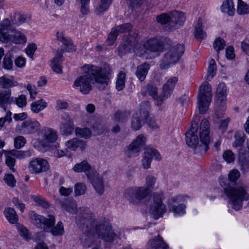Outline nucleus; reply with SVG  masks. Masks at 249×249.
<instances>
[{"label":"nucleus","instance_id":"obj_1","mask_svg":"<svg viewBox=\"0 0 249 249\" xmlns=\"http://www.w3.org/2000/svg\"><path fill=\"white\" fill-rule=\"evenodd\" d=\"M92 217L93 213L91 211L86 208L83 209L81 215L76 218L78 224H86L85 228H83V233L80 237L82 243L89 246V243L97 237L108 242L113 241L115 238H121V234L115 233L109 223H97L92 219Z\"/></svg>","mask_w":249,"mask_h":249},{"label":"nucleus","instance_id":"obj_2","mask_svg":"<svg viewBox=\"0 0 249 249\" xmlns=\"http://www.w3.org/2000/svg\"><path fill=\"white\" fill-rule=\"evenodd\" d=\"M82 70L83 73L74 80L73 86L84 94H88L91 90L93 78L98 88L104 89L107 85L112 73L111 67L107 64L102 68L86 65Z\"/></svg>","mask_w":249,"mask_h":249},{"label":"nucleus","instance_id":"obj_3","mask_svg":"<svg viewBox=\"0 0 249 249\" xmlns=\"http://www.w3.org/2000/svg\"><path fill=\"white\" fill-rule=\"evenodd\" d=\"M187 144L193 148L201 147L200 150H208V144L211 142L210 126L208 121L202 120L198 128L197 123L193 121L189 130L185 134Z\"/></svg>","mask_w":249,"mask_h":249},{"label":"nucleus","instance_id":"obj_4","mask_svg":"<svg viewBox=\"0 0 249 249\" xmlns=\"http://www.w3.org/2000/svg\"><path fill=\"white\" fill-rule=\"evenodd\" d=\"M225 193L230 199L232 209L239 211L243 206V201L249 199L247 188L242 185L228 187L224 188Z\"/></svg>","mask_w":249,"mask_h":249},{"label":"nucleus","instance_id":"obj_5","mask_svg":"<svg viewBox=\"0 0 249 249\" xmlns=\"http://www.w3.org/2000/svg\"><path fill=\"white\" fill-rule=\"evenodd\" d=\"M212 96L210 85L207 82H204L199 87L197 95V104L200 113L204 114L208 109Z\"/></svg>","mask_w":249,"mask_h":249},{"label":"nucleus","instance_id":"obj_6","mask_svg":"<svg viewBox=\"0 0 249 249\" xmlns=\"http://www.w3.org/2000/svg\"><path fill=\"white\" fill-rule=\"evenodd\" d=\"M184 46L178 44L171 47L164 55L160 64L162 69H166L176 64L184 52Z\"/></svg>","mask_w":249,"mask_h":249},{"label":"nucleus","instance_id":"obj_7","mask_svg":"<svg viewBox=\"0 0 249 249\" xmlns=\"http://www.w3.org/2000/svg\"><path fill=\"white\" fill-rule=\"evenodd\" d=\"M151 192L145 186L128 188L124 196L130 203L136 204L146 198Z\"/></svg>","mask_w":249,"mask_h":249},{"label":"nucleus","instance_id":"obj_8","mask_svg":"<svg viewBox=\"0 0 249 249\" xmlns=\"http://www.w3.org/2000/svg\"><path fill=\"white\" fill-rule=\"evenodd\" d=\"M30 217L34 225L43 230L52 227L55 223V218L52 215H49L47 218L32 212L30 213Z\"/></svg>","mask_w":249,"mask_h":249},{"label":"nucleus","instance_id":"obj_9","mask_svg":"<svg viewBox=\"0 0 249 249\" xmlns=\"http://www.w3.org/2000/svg\"><path fill=\"white\" fill-rule=\"evenodd\" d=\"M189 197L187 196L178 195L172 197L168 200L169 205L172 206V211L175 216H181L185 213V209L186 208L184 204H179L178 203L185 202Z\"/></svg>","mask_w":249,"mask_h":249},{"label":"nucleus","instance_id":"obj_10","mask_svg":"<svg viewBox=\"0 0 249 249\" xmlns=\"http://www.w3.org/2000/svg\"><path fill=\"white\" fill-rule=\"evenodd\" d=\"M11 32L13 34L9 35L0 31V40L3 43L11 42L17 44H24L27 42L26 36L21 32L14 29Z\"/></svg>","mask_w":249,"mask_h":249},{"label":"nucleus","instance_id":"obj_11","mask_svg":"<svg viewBox=\"0 0 249 249\" xmlns=\"http://www.w3.org/2000/svg\"><path fill=\"white\" fill-rule=\"evenodd\" d=\"M166 211V206L162 202L161 196L155 193L153 195V202L150 206L149 213L157 219L162 216Z\"/></svg>","mask_w":249,"mask_h":249},{"label":"nucleus","instance_id":"obj_12","mask_svg":"<svg viewBox=\"0 0 249 249\" xmlns=\"http://www.w3.org/2000/svg\"><path fill=\"white\" fill-rule=\"evenodd\" d=\"M49 168L48 161L42 158H34L30 160L28 164V169L33 174H38L46 172Z\"/></svg>","mask_w":249,"mask_h":249},{"label":"nucleus","instance_id":"obj_13","mask_svg":"<svg viewBox=\"0 0 249 249\" xmlns=\"http://www.w3.org/2000/svg\"><path fill=\"white\" fill-rule=\"evenodd\" d=\"M153 159L157 160L161 159V157L158 151L154 149H147L144 152L141 160L142 165L144 169L151 167V163Z\"/></svg>","mask_w":249,"mask_h":249},{"label":"nucleus","instance_id":"obj_14","mask_svg":"<svg viewBox=\"0 0 249 249\" xmlns=\"http://www.w3.org/2000/svg\"><path fill=\"white\" fill-rule=\"evenodd\" d=\"M132 25L130 23H127L113 28V31L115 32L118 36L120 34L128 32L129 36L128 38H132L134 39V41H136L138 37V33L136 30H132Z\"/></svg>","mask_w":249,"mask_h":249},{"label":"nucleus","instance_id":"obj_15","mask_svg":"<svg viewBox=\"0 0 249 249\" xmlns=\"http://www.w3.org/2000/svg\"><path fill=\"white\" fill-rule=\"evenodd\" d=\"M91 176L89 178L92 186L94 188L96 193L99 195H102L104 192L105 185L102 177L98 173L94 172Z\"/></svg>","mask_w":249,"mask_h":249},{"label":"nucleus","instance_id":"obj_16","mask_svg":"<svg viewBox=\"0 0 249 249\" xmlns=\"http://www.w3.org/2000/svg\"><path fill=\"white\" fill-rule=\"evenodd\" d=\"M40 133L42 142L46 145L55 142L58 138L57 132L51 128L45 127L41 130Z\"/></svg>","mask_w":249,"mask_h":249},{"label":"nucleus","instance_id":"obj_17","mask_svg":"<svg viewBox=\"0 0 249 249\" xmlns=\"http://www.w3.org/2000/svg\"><path fill=\"white\" fill-rule=\"evenodd\" d=\"M145 46L147 51L155 53L153 56H158L159 53L161 52L163 50L162 41L157 38L149 39L146 41Z\"/></svg>","mask_w":249,"mask_h":249},{"label":"nucleus","instance_id":"obj_18","mask_svg":"<svg viewBox=\"0 0 249 249\" xmlns=\"http://www.w3.org/2000/svg\"><path fill=\"white\" fill-rule=\"evenodd\" d=\"M40 127L39 123L35 120H29L22 123L21 129L24 134H31L36 132Z\"/></svg>","mask_w":249,"mask_h":249},{"label":"nucleus","instance_id":"obj_19","mask_svg":"<svg viewBox=\"0 0 249 249\" xmlns=\"http://www.w3.org/2000/svg\"><path fill=\"white\" fill-rule=\"evenodd\" d=\"M170 30L175 29L181 26L185 19L184 14L177 11L170 12Z\"/></svg>","mask_w":249,"mask_h":249},{"label":"nucleus","instance_id":"obj_20","mask_svg":"<svg viewBox=\"0 0 249 249\" xmlns=\"http://www.w3.org/2000/svg\"><path fill=\"white\" fill-rule=\"evenodd\" d=\"M147 93L155 100L162 102L165 98L162 96V93L159 96L157 88L151 84L146 85L142 88L141 91V93L143 96H145Z\"/></svg>","mask_w":249,"mask_h":249},{"label":"nucleus","instance_id":"obj_21","mask_svg":"<svg viewBox=\"0 0 249 249\" xmlns=\"http://www.w3.org/2000/svg\"><path fill=\"white\" fill-rule=\"evenodd\" d=\"M73 169L77 172H84L88 178L94 173V172H96L86 160H83L80 163L76 164Z\"/></svg>","mask_w":249,"mask_h":249},{"label":"nucleus","instance_id":"obj_22","mask_svg":"<svg viewBox=\"0 0 249 249\" xmlns=\"http://www.w3.org/2000/svg\"><path fill=\"white\" fill-rule=\"evenodd\" d=\"M135 41L132 38H128L127 36H124L122 44L118 48L119 55L123 56L131 52L132 47L133 46V43Z\"/></svg>","mask_w":249,"mask_h":249},{"label":"nucleus","instance_id":"obj_23","mask_svg":"<svg viewBox=\"0 0 249 249\" xmlns=\"http://www.w3.org/2000/svg\"><path fill=\"white\" fill-rule=\"evenodd\" d=\"M87 145L86 142L77 138H74L65 143L66 147L72 151H76L78 148H79L81 151H83L86 148Z\"/></svg>","mask_w":249,"mask_h":249},{"label":"nucleus","instance_id":"obj_24","mask_svg":"<svg viewBox=\"0 0 249 249\" xmlns=\"http://www.w3.org/2000/svg\"><path fill=\"white\" fill-rule=\"evenodd\" d=\"M178 81L177 77H171L167 80L166 83L163 86L162 96L163 97L166 98L171 95Z\"/></svg>","mask_w":249,"mask_h":249},{"label":"nucleus","instance_id":"obj_25","mask_svg":"<svg viewBox=\"0 0 249 249\" xmlns=\"http://www.w3.org/2000/svg\"><path fill=\"white\" fill-rule=\"evenodd\" d=\"M226 86L224 83L219 84L216 91V103L217 105L225 104L226 100Z\"/></svg>","mask_w":249,"mask_h":249},{"label":"nucleus","instance_id":"obj_26","mask_svg":"<svg viewBox=\"0 0 249 249\" xmlns=\"http://www.w3.org/2000/svg\"><path fill=\"white\" fill-rule=\"evenodd\" d=\"M150 68V65L147 63H142L137 66L135 74L140 82L144 81Z\"/></svg>","mask_w":249,"mask_h":249},{"label":"nucleus","instance_id":"obj_27","mask_svg":"<svg viewBox=\"0 0 249 249\" xmlns=\"http://www.w3.org/2000/svg\"><path fill=\"white\" fill-rule=\"evenodd\" d=\"M168 245L160 236L154 239L149 240L146 246V249H168Z\"/></svg>","mask_w":249,"mask_h":249},{"label":"nucleus","instance_id":"obj_28","mask_svg":"<svg viewBox=\"0 0 249 249\" xmlns=\"http://www.w3.org/2000/svg\"><path fill=\"white\" fill-rule=\"evenodd\" d=\"M62 61V53L60 52H57L54 57L51 61V66L53 71L57 73H62V68L61 64Z\"/></svg>","mask_w":249,"mask_h":249},{"label":"nucleus","instance_id":"obj_29","mask_svg":"<svg viewBox=\"0 0 249 249\" xmlns=\"http://www.w3.org/2000/svg\"><path fill=\"white\" fill-rule=\"evenodd\" d=\"M62 61V53L60 52H57L54 57L51 61V66L53 71L57 73H62V68L61 64Z\"/></svg>","mask_w":249,"mask_h":249},{"label":"nucleus","instance_id":"obj_30","mask_svg":"<svg viewBox=\"0 0 249 249\" xmlns=\"http://www.w3.org/2000/svg\"><path fill=\"white\" fill-rule=\"evenodd\" d=\"M14 101V98L11 96V91L5 90L0 91V106L6 110V107Z\"/></svg>","mask_w":249,"mask_h":249},{"label":"nucleus","instance_id":"obj_31","mask_svg":"<svg viewBox=\"0 0 249 249\" xmlns=\"http://www.w3.org/2000/svg\"><path fill=\"white\" fill-rule=\"evenodd\" d=\"M220 9L223 13H226L230 16H233L235 13V8L233 0H224L221 6Z\"/></svg>","mask_w":249,"mask_h":249},{"label":"nucleus","instance_id":"obj_32","mask_svg":"<svg viewBox=\"0 0 249 249\" xmlns=\"http://www.w3.org/2000/svg\"><path fill=\"white\" fill-rule=\"evenodd\" d=\"M150 108L149 102L144 101L140 104L139 108L135 112H139L140 114V118L147 119L149 116Z\"/></svg>","mask_w":249,"mask_h":249},{"label":"nucleus","instance_id":"obj_33","mask_svg":"<svg viewBox=\"0 0 249 249\" xmlns=\"http://www.w3.org/2000/svg\"><path fill=\"white\" fill-rule=\"evenodd\" d=\"M140 115L139 112H135L131 118V128L134 131L139 130L142 126V121L146 120L140 118Z\"/></svg>","mask_w":249,"mask_h":249},{"label":"nucleus","instance_id":"obj_34","mask_svg":"<svg viewBox=\"0 0 249 249\" xmlns=\"http://www.w3.org/2000/svg\"><path fill=\"white\" fill-rule=\"evenodd\" d=\"M141 151L139 146H137L133 142H131L125 148L124 152L127 157L131 158L138 156Z\"/></svg>","mask_w":249,"mask_h":249},{"label":"nucleus","instance_id":"obj_35","mask_svg":"<svg viewBox=\"0 0 249 249\" xmlns=\"http://www.w3.org/2000/svg\"><path fill=\"white\" fill-rule=\"evenodd\" d=\"M56 37L58 40L62 42L65 46L64 50L68 52H72L75 50V46L65 38L62 32H57Z\"/></svg>","mask_w":249,"mask_h":249},{"label":"nucleus","instance_id":"obj_36","mask_svg":"<svg viewBox=\"0 0 249 249\" xmlns=\"http://www.w3.org/2000/svg\"><path fill=\"white\" fill-rule=\"evenodd\" d=\"M4 214L10 223L15 224L18 222V215L13 208H6L4 211Z\"/></svg>","mask_w":249,"mask_h":249},{"label":"nucleus","instance_id":"obj_37","mask_svg":"<svg viewBox=\"0 0 249 249\" xmlns=\"http://www.w3.org/2000/svg\"><path fill=\"white\" fill-rule=\"evenodd\" d=\"M47 106V103L43 99H40L32 103L31 104V109L33 112L37 113L43 110Z\"/></svg>","mask_w":249,"mask_h":249},{"label":"nucleus","instance_id":"obj_38","mask_svg":"<svg viewBox=\"0 0 249 249\" xmlns=\"http://www.w3.org/2000/svg\"><path fill=\"white\" fill-rule=\"evenodd\" d=\"M8 153L19 159L29 158L32 155V152L31 150L18 151L13 149L9 151Z\"/></svg>","mask_w":249,"mask_h":249},{"label":"nucleus","instance_id":"obj_39","mask_svg":"<svg viewBox=\"0 0 249 249\" xmlns=\"http://www.w3.org/2000/svg\"><path fill=\"white\" fill-rule=\"evenodd\" d=\"M75 135L80 138L89 139L91 136V131L88 127H76L75 129Z\"/></svg>","mask_w":249,"mask_h":249},{"label":"nucleus","instance_id":"obj_40","mask_svg":"<svg viewBox=\"0 0 249 249\" xmlns=\"http://www.w3.org/2000/svg\"><path fill=\"white\" fill-rule=\"evenodd\" d=\"M74 128V124H60V133L62 136H68L72 133Z\"/></svg>","mask_w":249,"mask_h":249},{"label":"nucleus","instance_id":"obj_41","mask_svg":"<svg viewBox=\"0 0 249 249\" xmlns=\"http://www.w3.org/2000/svg\"><path fill=\"white\" fill-rule=\"evenodd\" d=\"M112 0H101V3L96 7L95 13L99 15L108 9L111 4Z\"/></svg>","mask_w":249,"mask_h":249},{"label":"nucleus","instance_id":"obj_42","mask_svg":"<svg viewBox=\"0 0 249 249\" xmlns=\"http://www.w3.org/2000/svg\"><path fill=\"white\" fill-rule=\"evenodd\" d=\"M136 41L137 40L133 43L134 46L133 51L137 55L140 56L145 53L147 50L145 46L146 42L142 43H138Z\"/></svg>","mask_w":249,"mask_h":249},{"label":"nucleus","instance_id":"obj_43","mask_svg":"<svg viewBox=\"0 0 249 249\" xmlns=\"http://www.w3.org/2000/svg\"><path fill=\"white\" fill-rule=\"evenodd\" d=\"M125 78L126 74L125 72L123 71L119 72L116 82V88L118 91H121L124 88Z\"/></svg>","mask_w":249,"mask_h":249},{"label":"nucleus","instance_id":"obj_44","mask_svg":"<svg viewBox=\"0 0 249 249\" xmlns=\"http://www.w3.org/2000/svg\"><path fill=\"white\" fill-rule=\"evenodd\" d=\"M130 115V114L128 111H117L115 113L114 118L116 121L124 123L127 121Z\"/></svg>","mask_w":249,"mask_h":249},{"label":"nucleus","instance_id":"obj_45","mask_svg":"<svg viewBox=\"0 0 249 249\" xmlns=\"http://www.w3.org/2000/svg\"><path fill=\"white\" fill-rule=\"evenodd\" d=\"M237 12L239 15L249 14V5L242 0H237Z\"/></svg>","mask_w":249,"mask_h":249},{"label":"nucleus","instance_id":"obj_46","mask_svg":"<svg viewBox=\"0 0 249 249\" xmlns=\"http://www.w3.org/2000/svg\"><path fill=\"white\" fill-rule=\"evenodd\" d=\"M201 25L202 23L201 21L199 20L197 25H196L195 31V37L198 40H202L206 36V34L203 31Z\"/></svg>","mask_w":249,"mask_h":249},{"label":"nucleus","instance_id":"obj_47","mask_svg":"<svg viewBox=\"0 0 249 249\" xmlns=\"http://www.w3.org/2000/svg\"><path fill=\"white\" fill-rule=\"evenodd\" d=\"M216 73V66L213 59H212L210 62L208 69L207 79L211 80Z\"/></svg>","mask_w":249,"mask_h":249},{"label":"nucleus","instance_id":"obj_48","mask_svg":"<svg viewBox=\"0 0 249 249\" xmlns=\"http://www.w3.org/2000/svg\"><path fill=\"white\" fill-rule=\"evenodd\" d=\"M51 232L54 236L62 235L64 232V226L62 222L61 221L58 222L56 226L52 228Z\"/></svg>","mask_w":249,"mask_h":249},{"label":"nucleus","instance_id":"obj_49","mask_svg":"<svg viewBox=\"0 0 249 249\" xmlns=\"http://www.w3.org/2000/svg\"><path fill=\"white\" fill-rule=\"evenodd\" d=\"M235 141L233 142V146L238 147L241 146L245 142L246 137L245 134L240 131L236 132L235 134Z\"/></svg>","mask_w":249,"mask_h":249},{"label":"nucleus","instance_id":"obj_50","mask_svg":"<svg viewBox=\"0 0 249 249\" xmlns=\"http://www.w3.org/2000/svg\"><path fill=\"white\" fill-rule=\"evenodd\" d=\"M146 141V137L143 134L139 135L132 142L142 150L144 146Z\"/></svg>","mask_w":249,"mask_h":249},{"label":"nucleus","instance_id":"obj_51","mask_svg":"<svg viewBox=\"0 0 249 249\" xmlns=\"http://www.w3.org/2000/svg\"><path fill=\"white\" fill-rule=\"evenodd\" d=\"M26 18L24 15L19 13H16L12 19V24L19 26L25 22Z\"/></svg>","mask_w":249,"mask_h":249},{"label":"nucleus","instance_id":"obj_52","mask_svg":"<svg viewBox=\"0 0 249 249\" xmlns=\"http://www.w3.org/2000/svg\"><path fill=\"white\" fill-rule=\"evenodd\" d=\"M146 186L145 187L150 192L152 191L156 181V178L152 175H148L145 178Z\"/></svg>","mask_w":249,"mask_h":249},{"label":"nucleus","instance_id":"obj_53","mask_svg":"<svg viewBox=\"0 0 249 249\" xmlns=\"http://www.w3.org/2000/svg\"><path fill=\"white\" fill-rule=\"evenodd\" d=\"M62 207L68 212L75 213L77 212V205L75 202H71L69 203H61Z\"/></svg>","mask_w":249,"mask_h":249},{"label":"nucleus","instance_id":"obj_54","mask_svg":"<svg viewBox=\"0 0 249 249\" xmlns=\"http://www.w3.org/2000/svg\"><path fill=\"white\" fill-rule=\"evenodd\" d=\"M90 0H79L80 12L83 15H87L89 12V3Z\"/></svg>","mask_w":249,"mask_h":249},{"label":"nucleus","instance_id":"obj_55","mask_svg":"<svg viewBox=\"0 0 249 249\" xmlns=\"http://www.w3.org/2000/svg\"><path fill=\"white\" fill-rule=\"evenodd\" d=\"M213 45L214 49L217 51V56H218L219 52L224 49L226 44L223 39L218 37L215 40Z\"/></svg>","mask_w":249,"mask_h":249},{"label":"nucleus","instance_id":"obj_56","mask_svg":"<svg viewBox=\"0 0 249 249\" xmlns=\"http://www.w3.org/2000/svg\"><path fill=\"white\" fill-rule=\"evenodd\" d=\"M223 158L228 163H231L234 161L235 157L231 150H227L223 154Z\"/></svg>","mask_w":249,"mask_h":249},{"label":"nucleus","instance_id":"obj_57","mask_svg":"<svg viewBox=\"0 0 249 249\" xmlns=\"http://www.w3.org/2000/svg\"><path fill=\"white\" fill-rule=\"evenodd\" d=\"M157 20L161 24H166L169 23L170 25V13L169 14L163 13L157 16Z\"/></svg>","mask_w":249,"mask_h":249},{"label":"nucleus","instance_id":"obj_58","mask_svg":"<svg viewBox=\"0 0 249 249\" xmlns=\"http://www.w3.org/2000/svg\"><path fill=\"white\" fill-rule=\"evenodd\" d=\"M86 186L83 183H77L74 187V192L77 196L84 195L86 193Z\"/></svg>","mask_w":249,"mask_h":249},{"label":"nucleus","instance_id":"obj_59","mask_svg":"<svg viewBox=\"0 0 249 249\" xmlns=\"http://www.w3.org/2000/svg\"><path fill=\"white\" fill-rule=\"evenodd\" d=\"M0 86L2 88H7L14 86V84L11 79L5 76H2L0 78Z\"/></svg>","mask_w":249,"mask_h":249},{"label":"nucleus","instance_id":"obj_60","mask_svg":"<svg viewBox=\"0 0 249 249\" xmlns=\"http://www.w3.org/2000/svg\"><path fill=\"white\" fill-rule=\"evenodd\" d=\"M4 180L6 184L9 186L14 187L16 186V180L12 174H6L4 176Z\"/></svg>","mask_w":249,"mask_h":249},{"label":"nucleus","instance_id":"obj_61","mask_svg":"<svg viewBox=\"0 0 249 249\" xmlns=\"http://www.w3.org/2000/svg\"><path fill=\"white\" fill-rule=\"evenodd\" d=\"M25 138L21 136H19L15 138L14 140V146L16 149H19L25 145L26 143Z\"/></svg>","mask_w":249,"mask_h":249},{"label":"nucleus","instance_id":"obj_62","mask_svg":"<svg viewBox=\"0 0 249 249\" xmlns=\"http://www.w3.org/2000/svg\"><path fill=\"white\" fill-rule=\"evenodd\" d=\"M12 102H15L18 107H25L27 104L26 97L25 95L21 94L18 98H15V100H14Z\"/></svg>","mask_w":249,"mask_h":249},{"label":"nucleus","instance_id":"obj_63","mask_svg":"<svg viewBox=\"0 0 249 249\" xmlns=\"http://www.w3.org/2000/svg\"><path fill=\"white\" fill-rule=\"evenodd\" d=\"M13 156L9 154L6 157L5 163L7 166L10 168V169L13 172L16 171V169L14 168V166L16 163L15 159L12 157Z\"/></svg>","mask_w":249,"mask_h":249},{"label":"nucleus","instance_id":"obj_64","mask_svg":"<svg viewBox=\"0 0 249 249\" xmlns=\"http://www.w3.org/2000/svg\"><path fill=\"white\" fill-rule=\"evenodd\" d=\"M37 49V46L34 43H30L28 45L25 49L27 54L31 58H33L34 54Z\"/></svg>","mask_w":249,"mask_h":249}]
</instances>
